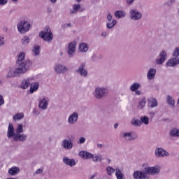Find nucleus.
Listing matches in <instances>:
<instances>
[{
  "mask_svg": "<svg viewBox=\"0 0 179 179\" xmlns=\"http://www.w3.org/2000/svg\"><path fill=\"white\" fill-rule=\"evenodd\" d=\"M26 58V54L23 52H21L17 56L15 62L17 69L20 71L21 75H24L26 72L30 69V66L33 65L31 61Z\"/></svg>",
  "mask_w": 179,
  "mask_h": 179,
  "instance_id": "f257e3e1",
  "label": "nucleus"
},
{
  "mask_svg": "<svg viewBox=\"0 0 179 179\" xmlns=\"http://www.w3.org/2000/svg\"><path fill=\"white\" fill-rule=\"evenodd\" d=\"M160 173V168L157 166H148L144 171H135L133 173L134 179H149V176H157Z\"/></svg>",
  "mask_w": 179,
  "mask_h": 179,
  "instance_id": "f03ea898",
  "label": "nucleus"
},
{
  "mask_svg": "<svg viewBox=\"0 0 179 179\" xmlns=\"http://www.w3.org/2000/svg\"><path fill=\"white\" fill-rule=\"evenodd\" d=\"M7 138L8 139H12L13 138L14 142H26L27 141V135L22 133L15 134V127L12 123L8 124Z\"/></svg>",
  "mask_w": 179,
  "mask_h": 179,
  "instance_id": "7ed1b4c3",
  "label": "nucleus"
},
{
  "mask_svg": "<svg viewBox=\"0 0 179 179\" xmlns=\"http://www.w3.org/2000/svg\"><path fill=\"white\" fill-rule=\"evenodd\" d=\"M107 94H108V90L105 87H98L93 92V96L96 100H101V99L107 97Z\"/></svg>",
  "mask_w": 179,
  "mask_h": 179,
  "instance_id": "20e7f679",
  "label": "nucleus"
},
{
  "mask_svg": "<svg viewBox=\"0 0 179 179\" xmlns=\"http://www.w3.org/2000/svg\"><path fill=\"white\" fill-rule=\"evenodd\" d=\"M39 37H41V38H43L44 41L50 42L52 41V38H54V35L52 34L50 27H45L44 30L41 31L39 33Z\"/></svg>",
  "mask_w": 179,
  "mask_h": 179,
  "instance_id": "39448f33",
  "label": "nucleus"
},
{
  "mask_svg": "<svg viewBox=\"0 0 179 179\" xmlns=\"http://www.w3.org/2000/svg\"><path fill=\"white\" fill-rule=\"evenodd\" d=\"M31 26L30 22L28 21L22 20L17 24V28L19 33L21 34H25V33H27V31L30 30Z\"/></svg>",
  "mask_w": 179,
  "mask_h": 179,
  "instance_id": "423d86ee",
  "label": "nucleus"
},
{
  "mask_svg": "<svg viewBox=\"0 0 179 179\" xmlns=\"http://www.w3.org/2000/svg\"><path fill=\"white\" fill-rule=\"evenodd\" d=\"M76 73H78L80 76H82L83 78H87V75H89V73L87 72V70L86 69V63L82 62L78 69L76 70Z\"/></svg>",
  "mask_w": 179,
  "mask_h": 179,
  "instance_id": "0eeeda50",
  "label": "nucleus"
},
{
  "mask_svg": "<svg viewBox=\"0 0 179 179\" xmlns=\"http://www.w3.org/2000/svg\"><path fill=\"white\" fill-rule=\"evenodd\" d=\"M142 13L139 12L137 9H131L129 11V17L131 20H141V19H142Z\"/></svg>",
  "mask_w": 179,
  "mask_h": 179,
  "instance_id": "6e6552de",
  "label": "nucleus"
},
{
  "mask_svg": "<svg viewBox=\"0 0 179 179\" xmlns=\"http://www.w3.org/2000/svg\"><path fill=\"white\" fill-rule=\"evenodd\" d=\"M122 138L129 141H135L138 139V134L135 131L125 132L122 134Z\"/></svg>",
  "mask_w": 179,
  "mask_h": 179,
  "instance_id": "1a4fd4ad",
  "label": "nucleus"
},
{
  "mask_svg": "<svg viewBox=\"0 0 179 179\" xmlns=\"http://www.w3.org/2000/svg\"><path fill=\"white\" fill-rule=\"evenodd\" d=\"M67 52L70 57L75 55V52H76V41H72L69 44Z\"/></svg>",
  "mask_w": 179,
  "mask_h": 179,
  "instance_id": "9d476101",
  "label": "nucleus"
},
{
  "mask_svg": "<svg viewBox=\"0 0 179 179\" xmlns=\"http://www.w3.org/2000/svg\"><path fill=\"white\" fill-rule=\"evenodd\" d=\"M61 145L65 150H71L73 148V143H72V140L71 139L62 140Z\"/></svg>",
  "mask_w": 179,
  "mask_h": 179,
  "instance_id": "9b49d317",
  "label": "nucleus"
},
{
  "mask_svg": "<svg viewBox=\"0 0 179 179\" xmlns=\"http://www.w3.org/2000/svg\"><path fill=\"white\" fill-rule=\"evenodd\" d=\"M155 155L156 157H166V156H169L170 154L162 148H157L155 151Z\"/></svg>",
  "mask_w": 179,
  "mask_h": 179,
  "instance_id": "f8f14e48",
  "label": "nucleus"
},
{
  "mask_svg": "<svg viewBox=\"0 0 179 179\" xmlns=\"http://www.w3.org/2000/svg\"><path fill=\"white\" fill-rule=\"evenodd\" d=\"M78 120H79V114H78V112H74L69 117L68 123L70 125H75L78 122Z\"/></svg>",
  "mask_w": 179,
  "mask_h": 179,
  "instance_id": "ddd939ff",
  "label": "nucleus"
},
{
  "mask_svg": "<svg viewBox=\"0 0 179 179\" xmlns=\"http://www.w3.org/2000/svg\"><path fill=\"white\" fill-rule=\"evenodd\" d=\"M159 58L156 59V64L157 65H162V64H164V62L167 59V52L162 50L159 52Z\"/></svg>",
  "mask_w": 179,
  "mask_h": 179,
  "instance_id": "4468645a",
  "label": "nucleus"
},
{
  "mask_svg": "<svg viewBox=\"0 0 179 179\" xmlns=\"http://www.w3.org/2000/svg\"><path fill=\"white\" fill-rule=\"evenodd\" d=\"M54 69L56 73L58 74L65 73V72H68L69 71L66 66L59 64H55Z\"/></svg>",
  "mask_w": 179,
  "mask_h": 179,
  "instance_id": "2eb2a0df",
  "label": "nucleus"
},
{
  "mask_svg": "<svg viewBox=\"0 0 179 179\" xmlns=\"http://www.w3.org/2000/svg\"><path fill=\"white\" fill-rule=\"evenodd\" d=\"M38 108L41 110H47L48 107V100L47 98H41L38 99Z\"/></svg>",
  "mask_w": 179,
  "mask_h": 179,
  "instance_id": "dca6fc26",
  "label": "nucleus"
},
{
  "mask_svg": "<svg viewBox=\"0 0 179 179\" xmlns=\"http://www.w3.org/2000/svg\"><path fill=\"white\" fill-rule=\"evenodd\" d=\"M176 65H179L178 57H175L173 58L170 59L166 64V66L169 67L176 66Z\"/></svg>",
  "mask_w": 179,
  "mask_h": 179,
  "instance_id": "f3484780",
  "label": "nucleus"
},
{
  "mask_svg": "<svg viewBox=\"0 0 179 179\" xmlns=\"http://www.w3.org/2000/svg\"><path fill=\"white\" fill-rule=\"evenodd\" d=\"M63 163L66 164V166H69V167H73V166H76V162L74 159H69L68 157H63Z\"/></svg>",
  "mask_w": 179,
  "mask_h": 179,
  "instance_id": "a211bd4d",
  "label": "nucleus"
},
{
  "mask_svg": "<svg viewBox=\"0 0 179 179\" xmlns=\"http://www.w3.org/2000/svg\"><path fill=\"white\" fill-rule=\"evenodd\" d=\"M22 75L19 70L17 69V67L15 68V70H9L6 78H16V76H20Z\"/></svg>",
  "mask_w": 179,
  "mask_h": 179,
  "instance_id": "6ab92c4d",
  "label": "nucleus"
},
{
  "mask_svg": "<svg viewBox=\"0 0 179 179\" xmlns=\"http://www.w3.org/2000/svg\"><path fill=\"white\" fill-rule=\"evenodd\" d=\"M78 155L80 157H82V159H84L85 160H87L88 159H92V157H93V154L87 151H80L78 153Z\"/></svg>",
  "mask_w": 179,
  "mask_h": 179,
  "instance_id": "aec40b11",
  "label": "nucleus"
},
{
  "mask_svg": "<svg viewBox=\"0 0 179 179\" xmlns=\"http://www.w3.org/2000/svg\"><path fill=\"white\" fill-rule=\"evenodd\" d=\"M156 69H153V68H150L148 73H147V78L148 79V80H153V79H155V78L156 77Z\"/></svg>",
  "mask_w": 179,
  "mask_h": 179,
  "instance_id": "412c9836",
  "label": "nucleus"
},
{
  "mask_svg": "<svg viewBox=\"0 0 179 179\" xmlns=\"http://www.w3.org/2000/svg\"><path fill=\"white\" fill-rule=\"evenodd\" d=\"M38 87H40V83L38 82L31 83L29 89V93L33 94L34 92H37L38 90Z\"/></svg>",
  "mask_w": 179,
  "mask_h": 179,
  "instance_id": "4be33fe9",
  "label": "nucleus"
},
{
  "mask_svg": "<svg viewBox=\"0 0 179 179\" xmlns=\"http://www.w3.org/2000/svg\"><path fill=\"white\" fill-rule=\"evenodd\" d=\"M148 107H150V108H155V107H157L158 103L157 99L155 98L151 97L148 99Z\"/></svg>",
  "mask_w": 179,
  "mask_h": 179,
  "instance_id": "5701e85b",
  "label": "nucleus"
},
{
  "mask_svg": "<svg viewBox=\"0 0 179 179\" xmlns=\"http://www.w3.org/2000/svg\"><path fill=\"white\" fill-rule=\"evenodd\" d=\"M20 173V169L17 166H13L8 169V173L10 176H16V174H19Z\"/></svg>",
  "mask_w": 179,
  "mask_h": 179,
  "instance_id": "b1692460",
  "label": "nucleus"
},
{
  "mask_svg": "<svg viewBox=\"0 0 179 179\" xmlns=\"http://www.w3.org/2000/svg\"><path fill=\"white\" fill-rule=\"evenodd\" d=\"M169 136L171 138H178L179 136V129L173 128L169 131Z\"/></svg>",
  "mask_w": 179,
  "mask_h": 179,
  "instance_id": "393cba45",
  "label": "nucleus"
},
{
  "mask_svg": "<svg viewBox=\"0 0 179 179\" xmlns=\"http://www.w3.org/2000/svg\"><path fill=\"white\" fill-rule=\"evenodd\" d=\"M80 52H87L89 51V45L86 43H82L79 45Z\"/></svg>",
  "mask_w": 179,
  "mask_h": 179,
  "instance_id": "a878e982",
  "label": "nucleus"
},
{
  "mask_svg": "<svg viewBox=\"0 0 179 179\" xmlns=\"http://www.w3.org/2000/svg\"><path fill=\"white\" fill-rule=\"evenodd\" d=\"M115 16L116 19H122V17L127 16V13L124 10H117L115 12Z\"/></svg>",
  "mask_w": 179,
  "mask_h": 179,
  "instance_id": "bb28decb",
  "label": "nucleus"
},
{
  "mask_svg": "<svg viewBox=\"0 0 179 179\" xmlns=\"http://www.w3.org/2000/svg\"><path fill=\"white\" fill-rule=\"evenodd\" d=\"M166 103L169 104V106H171V107H174L176 104V100L173 96L168 95L166 97Z\"/></svg>",
  "mask_w": 179,
  "mask_h": 179,
  "instance_id": "cd10ccee",
  "label": "nucleus"
},
{
  "mask_svg": "<svg viewBox=\"0 0 179 179\" xmlns=\"http://www.w3.org/2000/svg\"><path fill=\"white\" fill-rule=\"evenodd\" d=\"M80 9V4H74L73 5V9L70 10L71 15H75L78 13V11Z\"/></svg>",
  "mask_w": 179,
  "mask_h": 179,
  "instance_id": "c85d7f7f",
  "label": "nucleus"
},
{
  "mask_svg": "<svg viewBox=\"0 0 179 179\" xmlns=\"http://www.w3.org/2000/svg\"><path fill=\"white\" fill-rule=\"evenodd\" d=\"M130 124L132 127H141L142 125L141 120L135 117L131 120Z\"/></svg>",
  "mask_w": 179,
  "mask_h": 179,
  "instance_id": "c756f323",
  "label": "nucleus"
},
{
  "mask_svg": "<svg viewBox=\"0 0 179 179\" xmlns=\"http://www.w3.org/2000/svg\"><path fill=\"white\" fill-rule=\"evenodd\" d=\"M145 106H146V98H143L142 100H141L138 102L137 108H138V110H143Z\"/></svg>",
  "mask_w": 179,
  "mask_h": 179,
  "instance_id": "7c9ffc66",
  "label": "nucleus"
},
{
  "mask_svg": "<svg viewBox=\"0 0 179 179\" xmlns=\"http://www.w3.org/2000/svg\"><path fill=\"white\" fill-rule=\"evenodd\" d=\"M30 86V80L25 79L24 80L20 85L21 89H27Z\"/></svg>",
  "mask_w": 179,
  "mask_h": 179,
  "instance_id": "2f4dec72",
  "label": "nucleus"
},
{
  "mask_svg": "<svg viewBox=\"0 0 179 179\" xmlns=\"http://www.w3.org/2000/svg\"><path fill=\"white\" fill-rule=\"evenodd\" d=\"M138 89H141V84L138 83H134L130 86L131 92H136Z\"/></svg>",
  "mask_w": 179,
  "mask_h": 179,
  "instance_id": "473e14b6",
  "label": "nucleus"
},
{
  "mask_svg": "<svg viewBox=\"0 0 179 179\" xmlns=\"http://www.w3.org/2000/svg\"><path fill=\"white\" fill-rule=\"evenodd\" d=\"M40 50H41L40 46H38V45L34 46V48L32 49V52H33L34 55H35V57L40 55Z\"/></svg>",
  "mask_w": 179,
  "mask_h": 179,
  "instance_id": "72a5a7b5",
  "label": "nucleus"
},
{
  "mask_svg": "<svg viewBox=\"0 0 179 179\" xmlns=\"http://www.w3.org/2000/svg\"><path fill=\"white\" fill-rule=\"evenodd\" d=\"M22 118H24V114L23 113H17L13 117L14 121H19V120H22Z\"/></svg>",
  "mask_w": 179,
  "mask_h": 179,
  "instance_id": "f704fd0d",
  "label": "nucleus"
},
{
  "mask_svg": "<svg viewBox=\"0 0 179 179\" xmlns=\"http://www.w3.org/2000/svg\"><path fill=\"white\" fill-rule=\"evenodd\" d=\"M140 122L142 125V124H144L145 125H149V117L148 116H143L140 118Z\"/></svg>",
  "mask_w": 179,
  "mask_h": 179,
  "instance_id": "c9c22d12",
  "label": "nucleus"
},
{
  "mask_svg": "<svg viewBox=\"0 0 179 179\" xmlns=\"http://www.w3.org/2000/svg\"><path fill=\"white\" fill-rule=\"evenodd\" d=\"M117 24V20H113L112 22H108L106 24L107 29H113Z\"/></svg>",
  "mask_w": 179,
  "mask_h": 179,
  "instance_id": "e433bc0d",
  "label": "nucleus"
},
{
  "mask_svg": "<svg viewBox=\"0 0 179 179\" xmlns=\"http://www.w3.org/2000/svg\"><path fill=\"white\" fill-rule=\"evenodd\" d=\"M115 176L117 179H125L124 177V173L119 169H116Z\"/></svg>",
  "mask_w": 179,
  "mask_h": 179,
  "instance_id": "4c0bfd02",
  "label": "nucleus"
},
{
  "mask_svg": "<svg viewBox=\"0 0 179 179\" xmlns=\"http://www.w3.org/2000/svg\"><path fill=\"white\" fill-rule=\"evenodd\" d=\"M24 130H23V124H19L15 129V134H23Z\"/></svg>",
  "mask_w": 179,
  "mask_h": 179,
  "instance_id": "58836bf2",
  "label": "nucleus"
},
{
  "mask_svg": "<svg viewBox=\"0 0 179 179\" xmlns=\"http://www.w3.org/2000/svg\"><path fill=\"white\" fill-rule=\"evenodd\" d=\"M92 159L93 162H101L103 160V159L101 158V155L100 154H98L96 156L93 155V157H92Z\"/></svg>",
  "mask_w": 179,
  "mask_h": 179,
  "instance_id": "ea45409f",
  "label": "nucleus"
},
{
  "mask_svg": "<svg viewBox=\"0 0 179 179\" xmlns=\"http://www.w3.org/2000/svg\"><path fill=\"white\" fill-rule=\"evenodd\" d=\"M106 171H107L108 176H113V174H114V173H115V169H114V168H113L111 166H108L106 168Z\"/></svg>",
  "mask_w": 179,
  "mask_h": 179,
  "instance_id": "a19ab883",
  "label": "nucleus"
},
{
  "mask_svg": "<svg viewBox=\"0 0 179 179\" xmlns=\"http://www.w3.org/2000/svg\"><path fill=\"white\" fill-rule=\"evenodd\" d=\"M29 43H30V39L29 38V36H24V38L22 39V43L26 45L29 44Z\"/></svg>",
  "mask_w": 179,
  "mask_h": 179,
  "instance_id": "79ce46f5",
  "label": "nucleus"
},
{
  "mask_svg": "<svg viewBox=\"0 0 179 179\" xmlns=\"http://www.w3.org/2000/svg\"><path fill=\"white\" fill-rule=\"evenodd\" d=\"M85 142H86V138L85 137H80L78 143L80 145H83V143H85Z\"/></svg>",
  "mask_w": 179,
  "mask_h": 179,
  "instance_id": "37998d69",
  "label": "nucleus"
},
{
  "mask_svg": "<svg viewBox=\"0 0 179 179\" xmlns=\"http://www.w3.org/2000/svg\"><path fill=\"white\" fill-rule=\"evenodd\" d=\"M5 45V38L3 36H0V47Z\"/></svg>",
  "mask_w": 179,
  "mask_h": 179,
  "instance_id": "c03bdc74",
  "label": "nucleus"
},
{
  "mask_svg": "<svg viewBox=\"0 0 179 179\" xmlns=\"http://www.w3.org/2000/svg\"><path fill=\"white\" fill-rule=\"evenodd\" d=\"M174 57H179V48H176L173 55Z\"/></svg>",
  "mask_w": 179,
  "mask_h": 179,
  "instance_id": "a18cd8bd",
  "label": "nucleus"
},
{
  "mask_svg": "<svg viewBox=\"0 0 179 179\" xmlns=\"http://www.w3.org/2000/svg\"><path fill=\"white\" fill-rule=\"evenodd\" d=\"M43 171H44V169H38L34 172V176H36V174H42Z\"/></svg>",
  "mask_w": 179,
  "mask_h": 179,
  "instance_id": "49530a36",
  "label": "nucleus"
},
{
  "mask_svg": "<svg viewBox=\"0 0 179 179\" xmlns=\"http://www.w3.org/2000/svg\"><path fill=\"white\" fill-rule=\"evenodd\" d=\"M106 19L108 22H111V20H113V15H111V13L107 15Z\"/></svg>",
  "mask_w": 179,
  "mask_h": 179,
  "instance_id": "de8ad7c7",
  "label": "nucleus"
},
{
  "mask_svg": "<svg viewBox=\"0 0 179 179\" xmlns=\"http://www.w3.org/2000/svg\"><path fill=\"white\" fill-rule=\"evenodd\" d=\"M8 3V0H0L1 6H3V5H6Z\"/></svg>",
  "mask_w": 179,
  "mask_h": 179,
  "instance_id": "09e8293b",
  "label": "nucleus"
},
{
  "mask_svg": "<svg viewBox=\"0 0 179 179\" xmlns=\"http://www.w3.org/2000/svg\"><path fill=\"white\" fill-rule=\"evenodd\" d=\"M5 104V100H3V96L0 95V106Z\"/></svg>",
  "mask_w": 179,
  "mask_h": 179,
  "instance_id": "8fccbe9b",
  "label": "nucleus"
},
{
  "mask_svg": "<svg viewBox=\"0 0 179 179\" xmlns=\"http://www.w3.org/2000/svg\"><path fill=\"white\" fill-rule=\"evenodd\" d=\"M135 2V0H126L127 5H132Z\"/></svg>",
  "mask_w": 179,
  "mask_h": 179,
  "instance_id": "3c124183",
  "label": "nucleus"
},
{
  "mask_svg": "<svg viewBox=\"0 0 179 179\" xmlns=\"http://www.w3.org/2000/svg\"><path fill=\"white\" fill-rule=\"evenodd\" d=\"M92 61L96 62V61H97V59H99V57L96 55H94L92 57Z\"/></svg>",
  "mask_w": 179,
  "mask_h": 179,
  "instance_id": "603ef678",
  "label": "nucleus"
},
{
  "mask_svg": "<svg viewBox=\"0 0 179 179\" xmlns=\"http://www.w3.org/2000/svg\"><path fill=\"white\" fill-rule=\"evenodd\" d=\"M135 92V94H136V96H141V94H142V92L138 90H136Z\"/></svg>",
  "mask_w": 179,
  "mask_h": 179,
  "instance_id": "864d4df0",
  "label": "nucleus"
},
{
  "mask_svg": "<svg viewBox=\"0 0 179 179\" xmlns=\"http://www.w3.org/2000/svg\"><path fill=\"white\" fill-rule=\"evenodd\" d=\"M33 113H34V114H36V115H40V112L37 111V110H36V109L33 110Z\"/></svg>",
  "mask_w": 179,
  "mask_h": 179,
  "instance_id": "5fc2aeb1",
  "label": "nucleus"
},
{
  "mask_svg": "<svg viewBox=\"0 0 179 179\" xmlns=\"http://www.w3.org/2000/svg\"><path fill=\"white\" fill-rule=\"evenodd\" d=\"M66 27H67L66 24H62V29H66Z\"/></svg>",
  "mask_w": 179,
  "mask_h": 179,
  "instance_id": "6e6d98bb",
  "label": "nucleus"
},
{
  "mask_svg": "<svg viewBox=\"0 0 179 179\" xmlns=\"http://www.w3.org/2000/svg\"><path fill=\"white\" fill-rule=\"evenodd\" d=\"M101 36H102V37H106V36H107V33L103 32V33L101 34Z\"/></svg>",
  "mask_w": 179,
  "mask_h": 179,
  "instance_id": "4d7b16f0",
  "label": "nucleus"
},
{
  "mask_svg": "<svg viewBox=\"0 0 179 179\" xmlns=\"http://www.w3.org/2000/svg\"><path fill=\"white\" fill-rule=\"evenodd\" d=\"M114 128H115V129H117V128H118V123H115L114 124Z\"/></svg>",
  "mask_w": 179,
  "mask_h": 179,
  "instance_id": "13d9d810",
  "label": "nucleus"
},
{
  "mask_svg": "<svg viewBox=\"0 0 179 179\" xmlns=\"http://www.w3.org/2000/svg\"><path fill=\"white\" fill-rule=\"evenodd\" d=\"M97 148H103V145L97 144Z\"/></svg>",
  "mask_w": 179,
  "mask_h": 179,
  "instance_id": "bf43d9fd",
  "label": "nucleus"
},
{
  "mask_svg": "<svg viewBox=\"0 0 179 179\" xmlns=\"http://www.w3.org/2000/svg\"><path fill=\"white\" fill-rule=\"evenodd\" d=\"M51 1L52 3H55L57 2V0H49Z\"/></svg>",
  "mask_w": 179,
  "mask_h": 179,
  "instance_id": "052dcab7",
  "label": "nucleus"
},
{
  "mask_svg": "<svg viewBox=\"0 0 179 179\" xmlns=\"http://www.w3.org/2000/svg\"><path fill=\"white\" fill-rule=\"evenodd\" d=\"M66 26L67 27H72V24L71 23L66 24Z\"/></svg>",
  "mask_w": 179,
  "mask_h": 179,
  "instance_id": "680f3d73",
  "label": "nucleus"
},
{
  "mask_svg": "<svg viewBox=\"0 0 179 179\" xmlns=\"http://www.w3.org/2000/svg\"><path fill=\"white\" fill-rule=\"evenodd\" d=\"M96 177V174L92 175L90 179H94Z\"/></svg>",
  "mask_w": 179,
  "mask_h": 179,
  "instance_id": "e2e57ef3",
  "label": "nucleus"
},
{
  "mask_svg": "<svg viewBox=\"0 0 179 179\" xmlns=\"http://www.w3.org/2000/svg\"><path fill=\"white\" fill-rule=\"evenodd\" d=\"M76 1L79 3L82 2V0H76Z\"/></svg>",
  "mask_w": 179,
  "mask_h": 179,
  "instance_id": "0e129e2a",
  "label": "nucleus"
},
{
  "mask_svg": "<svg viewBox=\"0 0 179 179\" xmlns=\"http://www.w3.org/2000/svg\"><path fill=\"white\" fill-rule=\"evenodd\" d=\"M108 163H111V159H108Z\"/></svg>",
  "mask_w": 179,
  "mask_h": 179,
  "instance_id": "69168bd1",
  "label": "nucleus"
}]
</instances>
